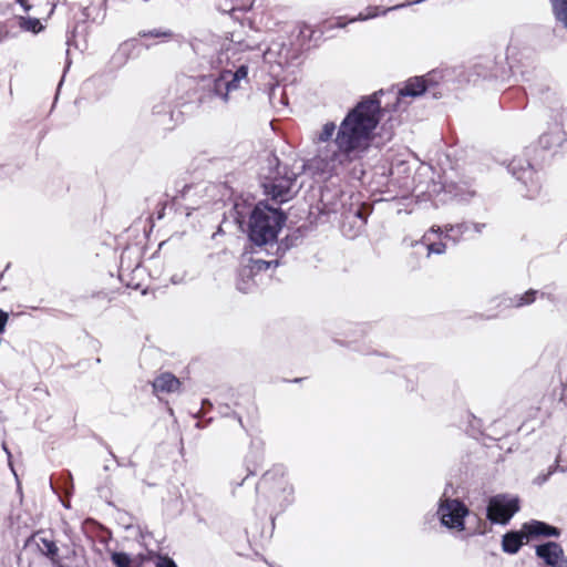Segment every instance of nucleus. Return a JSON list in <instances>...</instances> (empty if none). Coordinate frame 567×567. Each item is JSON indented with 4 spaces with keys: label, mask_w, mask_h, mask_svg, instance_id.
Listing matches in <instances>:
<instances>
[{
    "label": "nucleus",
    "mask_w": 567,
    "mask_h": 567,
    "mask_svg": "<svg viewBox=\"0 0 567 567\" xmlns=\"http://www.w3.org/2000/svg\"><path fill=\"white\" fill-rule=\"evenodd\" d=\"M155 393H174L181 386L179 380L172 373L159 374L152 383Z\"/></svg>",
    "instance_id": "19"
},
{
    "label": "nucleus",
    "mask_w": 567,
    "mask_h": 567,
    "mask_svg": "<svg viewBox=\"0 0 567 567\" xmlns=\"http://www.w3.org/2000/svg\"><path fill=\"white\" fill-rule=\"evenodd\" d=\"M194 59L193 71L198 76L206 79V73L221 70L223 68H235L236 61L231 58L239 51L259 49V45L249 40L228 39L217 34H204L192 41Z\"/></svg>",
    "instance_id": "2"
},
{
    "label": "nucleus",
    "mask_w": 567,
    "mask_h": 567,
    "mask_svg": "<svg viewBox=\"0 0 567 567\" xmlns=\"http://www.w3.org/2000/svg\"><path fill=\"white\" fill-rule=\"evenodd\" d=\"M282 493H284L285 506L290 505L293 502V493H295L293 486L290 484H286L282 487Z\"/></svg>",
    "instance_id": "35"
},
{
    "label": "nucleus",
    "mask_w": 567,
    "mask_h": 567,
    "mask_svg": "<svg viewBox=\"0 0 567 567\" xmlns=\"http://www.w3.org/2000/svg\"><path fill=\"white\" fill-rule=\"evenodd\" d=\"M156 567H177V565L169 557H159Z\"/></svg>",
    "instance_id": "37"
},
{
    "label": "nucleus",
    "mask_w": 567,
    "mask_h": 567,
    "mask_svg": "<svg viewBox=\"0 0 567 567\" xmlns=\"http://www.w3.org/2000/svg\"><path fill=\"white\" fill-rule=\"evenodd\" d=\"M354 215H355L357 217H359V218H361V217H362L361 212H360L359 209L355 212V214H354Z\"/></svg>",
    "instance_id": "43"
},
{
    "label": "nucleus",
    "mask_w": 567,
    "mask_h": 567,
    "mask_svg": "<svg viewBox=\"0 0 567 567\" xmlns=\"http://www.w3.org/2000/svg\"><path fill=\"white\" fill-rule=\"evenodd\" d=\"M518 511L517 497L499 494L489 498L487 518L494 524L505 525Z\"/></svg>",
    "instance_id": "9"
},
{
    "label": "nucleus",
    "mask_w": 567,
    "mask_h": 567,
    "mask_svg": "<svg viewBox=\"0 0 567 567\" xmlns=\"http://www.w3.org/2000/svg\"><path fill=\"white\" fill-rule=\"evenodd\" d=\"M251 262H252V265H251V268L248 270V276H250L254 271L267 270L272 265L274 266H278V264H279V261L277 259L276 260H271V261H265V260H261V259H255Z\"/></svg>",
    "instance_id": "28"
},
{
    "label": "nucleus",
    "mask_w": 567,
    "mask_h": 567,
    "mask_svg": "<svg viewBox=\"0 0 567 567\" xmlns=\"http://www.w3.org/2000/svg\"><path fill=\"white\" fill-rule=\"evenodd\" d=\"M444 228V238L447 240H452L453 244L456 245L464 238L470 239L474 238L477 235H481L483 230L486 228V224L475 221H463L456 225H446Z\"/></svg>",
    "instance_id": "11"
},
{
    "label": "nucleus",
    "mask_w": 567,
    "mask_h": 567,
    "mask_svg": "<svg viewBox=\"0 0 567 567\" xmlns=\"http://www.w3.org/2000/svg\"><path fill=\"white\" fill-rule=\"evenodd\" d=\"M141 37H151V38H171L172 37V32L169 30H158V29H154V30H150V31H143L140 33Z\"/></svg>",
    "instance_id": "31"
},
{
    "label": "nucleus",
    "mask_w": 567,
    "mask_h": 567,
    "mask_svg": "<svg viewBox=\"0 0 567 567\" xmlns=\"http://www.w3.org/2000/svg\"><path fill=\"white\" fill-rule=\"evenodd\" d=\"M9 320V315L0 309V334H2L6 331V326Z\"/></svg>",
    "instance_id": "38"
},
{
    "label": "nucleus",
    "mask_w": 567,
    "mask_h": 567,
    "mask_svg": "<svg viewBox=\"0 0 567 567\" xmlns=\"http://www.w3.org/2000/svg\"><path fill=\"white\" fill-rule=\"evenodd\" d=\"M378 93L364 97L342 120L338 131L327 122L316 135V143L329 142L336 134L334 151H319L312 159L315 168L329 176H346L360 181L364 175L362 158L369 147L371 134L379 124Z\"/></svg>",
    "instance_id": "1"
},
{
    "label": "nucleus",
    "mask_w": 567,
    "mask_h": 567,
    "mask_svg": "<svg viewBox=\"0 0 567 567\" xmlns=\"http://www.w3.org/2000/svg\"><path fill=\"white\" fill-rule=\"evenodd\" d=\"M32 543H34L38 550L42 555L48 557L53 564L60 563L59 548H58L55 542L52 538L48 537L45 535V533L38 532V533L33 534L28 539V544H32Z\"/></svg>",
    "instance_id": "13"
},
{
    "label": "nucleus",
    "mask_w": 567,
    "mask_h": 567,
    "mask_svg": "<svg viewBox=\"0 0 567 567\" xmlns=\"http://www.w3.org/2000/svg\"><path fill=\"white\" fill-rule=\"evenodd\" d=\"M153 113L155 115H168L169 118H173L174 111L172 110L171 105L168 104H156L153 107Z\"/></svg>",
    "instance_id": "32"
},
{
    "label": "nucleus",
    "mask_w": 567,
    "mask_h": 567,
    "mask_svg": "<svg viewBox=\"0 0 567 567\" xmlns=\"http://www.w3.org/2000/svg\"><path fill=\"white\" fill-rule=\"evenodd\" d=\"M528 538L525 532H508L503 535L502 549L511 555L516 554L524 544V539Z\"/></svg>",
    "instance_id": "20"
},
{
    "label": "nucleus",
    "mask_w": 567,
    "mask_h": 567,
    "mask_svg": "<svg viewBox=\"0 0 567 567\" xmlns=\"http://www.w3.org/2000/svg\"><path fill=\"white\" fill-rule=\"evenodd\" d=\"M293 43L284 34L271 38L269 44L262 52L264 61L280 69L289 64V61L297 58V50Z\"/></svg>",
    "instance_id": "8"
},
{
    "label": "nucleus",
    "mask_w": 567,
    "mask_h": 567,
    "mask_svg": "<svg viewBox=\"0 0 567 567\" xmlns=\"http://www.w3.org/2000/svg\"><path fill=\"white\" fill-rule=\"evenodd\" d=\"M321 202L324 205V207L329 210L336 212L338 209V203L334 200L331 189L329 187H324L321 190Z\"/></svg>",
    "instance_id": "25"
},
{
    "label": "nucleus",
    "mask_w": 567,
    "mask_h": 567,
    "mask_svg": "<svg viewBox=\"0 0 567 567\" xmlns=\"http://www.w3.org/2000/svg\"><path fill=\"white\" fill-rule=\"evenodd\" d=\"M9 37V29L7 23H0V42Z\"/></svg>",
    "instance_id": "40"
},
{
    "label": "nucleus",
    "mask_w": 567,
    "mask_h": 567,
    "mask_svg": "<svg viewBox=\"0 0 567 567\" xmlns=\"http://www.w3.org/2000/svg\"><path fill=\"white\" fill-rule=\"evenodd\" d=\"M18 1L20 2V4L23 7V9H24L25 11H29V10H30L31 6L28 3V1H27V0H18Z\"/></svg>",
    "instance_id": "41"
},
{
    "label": "nucleus",
    "mask_w": 567,
    "mask_h": 567,
    "mask_svg": "<svg viewBox=\"0 0 567 567\" xmlns=\"http://www.w3.org/2000/svg\"><path fill=\"white\" fill-rule=\"evenodd\" d=\"M447 75L446 70H432L422 75L426 90L433 99L443 96V86L446 83Z\"/></svg>",
    "instance_id": "16"
},
{
    "label": "nucleus",
    "mask_w": 567,
    "mask_h": 567,
    "mask_svg": "<svg viewBox=\"0 0 567 567\" xmlns=\"http://www.w3.org/2000/svg\"><path fill=\"white\" fill-rule=\"evenodd\" d=\"M297 28H298V35H297L298 43L296 45L298 48H296L295 50H297V53H298L303 48L305 43L310 40L312 30L307 24H299Z\"/></svg>",
    "instance_id": "24"
},
{
    "label": "nucleus",
    "mask_w": 567,
    "mask_h": 567,
    "mask_svg": "<svg viewBox=\"0 0 567 567\" xmlns=\"http://www.w3.org/2000/svg\"><path fill=\"white\" fill-rule=\"evenodd\" d=\"M538 296V290L529 289L523 295H517L513 299H511V305L519 308L524 306L532 305Z\"/></svg>",
    "instance_id": "23"
},
{
    "label": "nucleus",
    "mask_w": 567,
    "mask_h": 567,
    "mask_svg": "<svg viewBox=\"0 0 567 567\" xmlns=\"http://www.w3.org/2000/svg\"><path fill=\"white\" fill-rule=\"evenodd\" d=\"M216 8L218 11L223 12V13H229L231 14L233 17L235 16V13L239 10L238 8H236L233 2H229L227 0H225L224 2H219L216 4Z\"/></svg>",
    "instance_id": "30"
},
{
    "label": "nucleus",
    "mask_w": 567,
    "mask_h": 567,
    "mask_svg": "<svg viewBox=\"0 0 567 567\" xmlns=\"http://www.w3.org/2000/svg\"><path fill=\"white\" fill-rule=\"evenodd\" d=\"M247 470H248V475H254L255 474V471L250 470L249 467Z\"/></svg>",
    "instance_id": "44"
},
{
    "label": "nucleus",
    "mask_w": 567,
    "mask_h": 567,
    "mask_svg": "<svg viewBox=\"0 0 567 567\" xmlns=\"http://www.w3.org/2000/svg\"><path fill=\"white\" fill-rule=\"evenodd\" d=\"M17 23L19 25V28L23 31H29V32H33V33H38L40 32L42 29H43V25L42 23L40 22V19L39 18H31V17H28V18H24V17H19L17 19Z\"/></svg>",
    "instance_id": "21"
},
{
    "label": "nucleus",
    "mask_w": 567,
    "mask_h": 567,
    "mask_svg": "<svg viewBox=\"0 0 567 567\" xmlns=\"http://www.w3.org/2000/svg\"><path fill=\"white\" fill-rule=\"evenodd\" d=\"M566 138L567 136L563 125L555 123L539 136L538 143L539 146L544 150L555 151L564 144Z\"/></svg>",
    "instance_id": "15"
},
{
    "label": "nucleus",
    "mask_w": 567,
    "mask_h": 567,
    "mask_svg": "<svg viewBox=\"0 0 567 567\" xmlns=\"http://www.w3.org/2000/svg\"><path fill=\"white\" fill-rule=\"evenodd\" d=\"M286 475V468L282 465H275L271 470L267 471L262 475L264 483H270L277 477H284Z\"/></svg>",
    "instance_id": "27"
},
{
    "label": "nucleus",
    "mask_w": 567,
    "mask_h": 567,
    "mask_svg": "<svg viewBox=\"0 0 567 567\" xmlns=\"http://www.w3.org/2000/svg\"><path fill=\"white\" fill-rule=\"evenodd\" d=\"M286 215L265 202H259L250 212L248 237L257 246L276 241L278 233L286 223Z\"/></svg>",
    "instance_id": "3"
},
{
    "label": "nucleus",
    "mask_w": 567,
    "mask_h": 567,
    "mask_svg": "<svg viewBox=\"0 0 567 567\" xmlns=\"http://www.w3.org/2000/svg\"><path fill=\"white\" fill-rule=\"evenodd\" d=\"M558 470H559V471H561V472H565V468H563V467L560 468V467H559V465H558V463L556 462V464H555V465H553V466H550V467H549V471H548V473H547V474H545V475H538V476L535 478V483H537L538 485L544 484L545 482H547V480L549 478V476H550L554 472H556V471H558Z\"/></svg>",
    "instance_id": "34"
},
{
    "label": "nucleus",
    "mask_w": 567,
    "mask_h": 567,
    "mask_svg": "<svg viewBox=\"0 0 567 567\" xmlns=\"http://www.w3.org/2000/svg\"><path fill=\"white\" fill-rule=\"evenodd\" d=\"M220 413L223 416H233L234 419L237 420L238 424L244 429V423H243L241 416L238 415L236 412L230 411V408L228 405L224 406L220 410Z\"/></svg>",
    "instance_id": "36"
},
{
    "label": "nucleus",
    "mask_w": 567,
    "mask_h": 567,
    "mask_svg": "<svg viewBox=\"0 0 567 567\" xmlns=\"http://www.w3.org/2000/svg\"><path fill=\"white\" fill-rule=\"evenodd\" d=\"M523 532L527 534L528 537L533 536H546V537H558L560 535V530L550 526L540 520H530L523 525Z\"/></svg>",
    "instance_id": "17"
},
{
    "label": "nucleus",
    "mask_w": 567,
    "mask_h": 567,
    "mask_svg": "<svg viewBox=\"0 0 567 567\" xmlns=\"http://www.w3.org/2000/svg\"><path fill=\"white\" fill-rule=\"evenodd\" d=\"M538 296H539V298H546L547 300L555 302L557 300V298L555 296V286L554 285L545 286L542 291H538Z\"/></svg>",
    "instance_id": "33"
},
{
    "label": "nucleus",
    "mask_w": 567,
    "mask_h": 567,
    "mask_svg": "<svg viewBox=\"0 0 567 567\" xmlns=\"http://www.w3.org/2000/svg\"><path fill=\"white\" fill-rule=\"evenodd\" d=\"M423 94H429L426 85L424 84L422 76H413L406 80L402 87L394 94L396 104L395 107L400 106L402 99L404 97H419Z\"/></svg>",
    "instance_id": "14"
},
{
    "label": "nucleus",
    "mask_w": 567,
    "mask_h": 567,
    "mask_svg": "<svg viewBox=\"0 0 567 567\" xmlns=\"http://www.w3.org/2000/svg\"><path fill=\"white\" fill-rule=\"evenodd\" d=\"M112 561L116 567H131L132 558L126 553H114L112 555Z\"/></svg>",
    "instance_id": "29"
},
{
    "label": "nucleus",
    "mask_w": 567,
    "mask_h": 567,
    "mask_svg": "<svg viewBox=\"0 0 567 567\" xmlns=\"http://www.w3.org/2000/svg\"><path fill=\"white\" fill-rule=\"evenodd\" d=\"M443 231L441 227L434 228L432 227L430 231H427L423 238L422 243L427 248V254L442 255L446 250V245L441 240Z\"/></svg>",
    "instance_id": "18"
},
{
    "label": "nucleus",
    "mask_w": 567,
    "mask_h": 567,
    "mask_svg": "<svg viewBox=\"0 0 567 567\" xmlns=\"http://www.w3.org/2000/svg\"><path fill=\"white\" fill-rule=\"evenodd\" d=\"M378 16V12H377V8L374 9H369V12L367 14H363V13H360L358 16V18L355 19H352L351 21H357V20H367V19H371V18H374Z\"/></svg>",
    "instance_id": "39"
},
{
    "label": "nucleus",
    "mask_w": 567,
    "mask_h": 567,
    "mask_svg": "<svg viewBox=\"0 0 567 567\" xmlns=\"http://www.w3.org/2000/svg\"><path fill=\"white\" fill-rule=\"evenodd\" d=\"M267 162L268 173L264 174V190L274 202L286 203L296 194L295 186L299 173L287 165H281L275 155L268 156Z\"/></svg>",
    "instance_id": "4"
},
{
    "label": "nucleus",
    "mask_w": 567,
    "mask_h": 567,
    "mask_svg": "<svg viewBox=\"0 0 567 567\" xmlns=\"http://www.w3.org/2000/svg\"><path fill=\"white\" fill-rule=\"evenodd\" d=\"M484 78H491L493 74H482Z\"/></svg>",
    "instance_id": "45"
},
{
    "label": "nucleus",
    "mask_w": 567,
    "mask_h": 567,
    "mask_svg": "<svg viewBox=\"0 0 567 567\" xmlns=\"http://www.w3.org/2000/svg\"><path fill=\"white\" fill-rule=\"evenodd\" d=\"M202 189L194 185H184L181 190L172 195V202L165 205V208H175L176 210H184L186 216H189L190 210L197 209L199 204L195 198Z\"/></svg>",
    "instance_id": "10"
},
{
    "label": "nucleus",
    "mask_w": 567,
    "mask_h": 567,
    "mask_svg": "<svg viewBox=\"0 0 567 567\" xmlns=\"http://www.w3.org/2000/svg\"><path fill=\"white\" fill-rule=\"evenodd\" d=\"M209 83L208 93L219 99L224 104L229 101V93L241 87V83L248 82V65L243 63L235 68H223L221 70L206 73Z\"/></svg>",
    "instance_id": "5"
},
{
    "label": "nucleus",
    "mask_w": 567,
    "mask_h": 567,
    "mask_svg": "<svg viewBox=\"0 0 567 567\" xmlns=\"http://www.w3.org/2000/svg\"><path fill=\"white\" fill-rule=\"evenodd\" d=\"M508 172L525 187V197H536L542 188L540 177L530 162L523 156H515L507 166Z\"/></svg>",
    "instance_id": "6"
},
{
    "label": "nucleus",
    "mask_w": 567,
    "mask_h": 567,
    "mask_svg": "<svg viewBox=\"0 0 567 567\" xmlns=\"http://www.w3.org/2000/svg\"><path fill=\"white\" fill-rule=\"evenodd\" d=\"M405 6L406 4H398V6H394V7L390 8V10H395V9H399V8H403ZM388 11H389V9H388ZM385 12H386V10L383 13H385Z\"/></svg>",
    "instance_id": "42"
},
{
    "label": "nucleus",
    "mask_w": 567,
    "mask_h": 567,
    "mask_svg": "<svg viewBox=\"0 0 567 567\" xmlns=\"http://www.w3.org/2000/svg\"><path fill=\"white\" fill-rule=\"evenodd\" d=\"M441 525L447 529L462 532L465 529V517L470 515L467 506L458 498L443 495L440 498L436 512Z\"/></svg>",
    "instance_id": "7"
},
{
    "label": "nucleus",
    "mask_w": 567,
    "mask_h": 567,
    "mask_svg": "<svg viewBox=\"0 0 567 567\" xmlns=\"http://www.w3.org/2000/svg\"><path fill=\"white\" fill-rule=\"evenodd\" d=\"M556 20L567 30V0H551Z\"/></svg>",
    "instance_id": "22"
},
{
    "label": "nucleus",
    "mask_w": 567,
    "mask_h": 567,
    "mask_svg": "<svg viewBox=\"0 0 567 567\" xmlns=\"http://www.w3.org/2000/svg\"><path fill=\"white\" fill-rule=\"evenodd\" d=\"M536 555L542 558L548 566L567 567V558L565 557L563 547L555 542H547L536 547Z\"/></svg>",
    "instance_id": "12"
},
{
    "label": "nucleus",
    "mask_w": 567,
    "mask_h": 567,
    "mask_svg": "<svg viewBox=\"0 0 567 567\" xmlns=\"http://www.w3.org/2000/svg\"><path fill=\"white\" fill-rule=\"evenodd\" d=\"M240 279L238 280L237 282V289L241 292H249L251 291L252 287H254V281L250 279V276H248V270L244 269L241 272H240Z\"/></svg>",
    "instance_id": "26"
}]
</instances>
